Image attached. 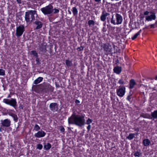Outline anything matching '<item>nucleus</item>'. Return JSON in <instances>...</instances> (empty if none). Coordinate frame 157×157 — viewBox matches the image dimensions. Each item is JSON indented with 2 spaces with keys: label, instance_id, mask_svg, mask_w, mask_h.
<instances>
[{
  "label": "nucleus",
  "instance_id": "obj_1",
  "mask_svg": "<svg viewBox=\"0 0 157 157\" xmlns=\"http://www.w3.org/2000/svg\"><path fill=\"white\" fill-rule=\"evenodd\" d=\"M68 121L69 124H74L81 127L84 125L85 119L83 115H76L73 113L68 118Z\"/></svg>",
  "mask_w": 157,
  "mask_h": 157
},
{
  "label": "nucleus",
  "instance_id": "obj_2",
  "mask_svg": "<svg viewBox=\"0 0 157 157\" xmlns=\"http://www.w3.org/2000/svg\"><path fill=\"white\" fill-rule=\"evenodd\" d=\"M37 15L36 11L31 10L25 12V19L27 22H30L35 19V17Z\"/></svg>",
  "mask_w": 157,
  "mask_h": 157
},
{
  "label": "nucleus",
  "instance_id": "obj_3",
  "mask_svg": "<svg viewBox=\"0 0 157 157\" xmlns=\"http://www.w3.org/2000/svg\"><path fill=\"white\" fill-rule=\"evenodd\" d=\"M123 21V17L121 15L116 13L113 15L111 19V23L114 25L121 24Z\"/></svg>",
  "mask_w": 157,
  "mask_h": 157
},
{
  "label": "nucleus",
  "instance_id": "obj_4",
  "mask_svg": "<svg viewBox=\"0 0 157 157\" xmlns=\"http://www.w3.org/2000/svg\"><path fill=\"white\" fill-rule=\"evenodd\" d=\"M40 10L45 15H51L52 14L53 6L49 4L41 8Z\"/></svg>",
  "mask_w": 157,
  "mask_h": 157
},
{
  "label": "nucleus",
  "instance_id": "obj_5",
  "mask_svg": "<svg viewBox=\"0 0 157 157\" xmlns=\"http://www.w3.org/2000/svg\"><path fill=\"white\" fill-rule=\"evenodd\" d=\"M150 13V15L147 16L146 17V20L148 21H151L152 20H155V19L156 16L155 15V13L153 12H149L148 11H146L144 12V15H147Z\"/></svg>",
  "mask_w": 157,
  "mask_h": 157
},
{
  "label": "nucleus",
  "instance_id": "obj_6",
  "mask_svg": "<svg viewBox=\"0 0 157 157\" xmlns=\"http://www.w3.org/2000/svg\"><path fill=\"white\" fill-rule=\"evenodd\" d=\"M3 102L4 103L9 105L15 108L17 104L16 100L15 98H11L9 99L7 98H4L3 99Z\"/></svg>",
  "mask_w": 157,
  "mask_h": 157
},
{
  "label": "nucleus",
  "instance_id": "obj_7",
  "mask_svg": "<svg viewBox=\"0 0 157 157\" xmlns=\"http://www.w3.org/2000/svg\"><path fill=\"white\" fill-rule=\"evenodd\" d=\"M126 88L124 86H120L117 89V94L120 97H123L125 94Z\"/></svg>",
  "mask_w": 157,
  "mask_h": 157
},
{
  "label": "nucleus",
  "instance_id": "obj_8",
  "mask_svg": "<svg viewBox=\"0 0 157 157\" xmlns=\"http://www.w3.org/2000/svg\"><path fill=\"white\" fill-rule=\"evenodd\" d=\"M25 31V28L24 25H21L17 27L16 35L18 37L21 36Z\"/></svg>",
  "mask_w": 157,
  "mask_h": 157
},
{
  "label": "nucleus",
  "instance_id": "obj_9",
  "mask_svg": "<svg viewBox=\"0 0 157 157\" xmlns=\"http://www.w3.org/2000/svg\"><path fill=\"white\" fill-rule=\"evenodd\" d=\"M1 124L2 126L8 127L10 126L11 121L10 120L6 119L1 121Z\"/></svg>",
  "mask_w": 157,
  "mask_h": 157
},
{
  "label": "nucleus",
  "instance_id": "obj_10",
  "mask_svg": "<svg viewBox=\"0 0 157 157\" xmlns=\"http://www.w3.org/2000/svg\"><path fill=\"white\" fill-rule=\"evenodd\" d=\"M45 135V132L42 130H41L35 133L34 136L37 138H41L44 137Z\"/></svg>",
  "mask_w": 157,
  "mask_h": 157
},
{
  "label": "nucleus",
  "instance_id": "obj_11",
  "mask_svg": "<svg viewBox=\"0 0 157 157\" xmlns=\"http://www.w3.org/2000/svg\"><path fill=\"white\" fill-rule=\"evenodd\" d=\"M108 14L109 13L106 12L105 11H103L100 17L101 21H105L106 17L108 15Z\"/></svg>",
  "mask_w": 157,
  "mask_h": 157
},
{
  "label": "nucleus",
  "instance_id": "obj_12",
  "mask_svg": "<svg viewBox=\"0 0 157 157\" xmlns=\"http://www.w3.org/2000/svg\"><path fill=\"white\" fill-rule=\"evenodd\" d=\"M35 24L36 25V29H38L42 28L43 26V24L40 21H37L35 22Z\"/></svg>",
  "mask_w": 157,
  "mask_h": 157
},
{
  "label": "nucleus",
  "instance_id": "obj_13",
  "mask_svg": "<svg viewBox=\"0 0 157 157\" xmlns=\"http://www.w3.org/2000/svg\"><path fill=\"white\" fill-rule=\"evenodd\" d=\"M113 70L114 73L119 74L121 71V68L120 67L116 66L114 68Z\"/></svg>",
  "mask_w": 157,
  "mask_h": 157
},
{
  "label": "nucleus",
  "instance_id": "obj_14",
  "mask_svg": "<svg viewBox=\"0 0 157 157\" xmlns=\"http://www.w3.org/2000/svg\"><path fill=\"white\" fill-rule=\"evenodd\" d=\"M49 107L51 110L52 111L56 110L57 108V103H51Z\"/></svg>",
  "mask_w": 157,
  "mask_h": 157
},
{
  "label": "nucleus",
  "instance_id": "obj_15",
  "mask_svg": "<svg viewBox=\"0 0 157 157\" xmlns=\"http://www.w3.org/2000/svg\"><path fill=\"white\" fill-rule=\"evenodd\" d=\"M151 144V142L148 139H146L143 141V144L145 146H149Z\"/></svg>",
  "mask_w": 157,
  "mask_h": 157
},
{
  "label": "nucleus",
  "instance_id": "obj_16",
  "mask_svg": "<svg viewBox=\"0 0 157 157\" xmlns=\"http://www.w3.org/2000/svg\"><path fill=\"white\" fill-rule=\"evenodd\" d=\"M43 78L42 77H39L34 81V83L36 84H37L41 82L43 80Z\"/></svg>",
  "mask_w": 157,
  "mask_h": 157
},
{
  "label": "nucleus",
  "instance_id": "obj_17",
  "mask_svg": "<svg viewBox=\"0 0 157 157\" xmlns=\"http://www.w3.org/2000/svg\"><path fill=\"white\" fill-rule=\"evenodd\" d=\"M151 116L154 119H157V110L151 113Z\"/></svg>",
  "mask_w": 157,
  "mask_h": 157
},
{
  "label": "nucleus",
  "instance_id": "obj_18",
  "mask_svg": "<svg viewBox=\"0 0 157 157\" xmlns=\"http://www.w3.org/2000/svg\"><path fill=\"white\" fill-rule=\"evenodd\" d=\"M135 84V82L134 80L133 79H131L130 82V89H132L133 88Z\"/></svg>",
  "mask_w": 157,
  "mask_h": 157
},
{
  "label": "nucleus",
  "instance_id": "obj_19",
  "mask_svg": "<svg viewBox=\"0 0 157 157\" xmlns=\"http://www.w3.org/2000/svg\"><path fill=\"white\" fill-rule=\"evenodd\" d=\"M72 11L74 16H77L78 14V11L75 7H73Z\"/></svg>",
  "mask_w": 157,
  "mask_h": 157
},
{
  "label": "nucleus",
  "instance_id": "obj_20",
  "mask_svg": "<svg viewBox=\"0 0 157 157\" xmlns=\"http://www.w3.org/2000/svg\"><path fill=\"white\" fill-rule=\"evenodd\" d=\"M51 147V144L49 143L45 144L44 145V148L46 150L49 149Z\"/></svg>",
  "mask_w": 157,
  "mask_h": 157
},
{
  "label": "nucleus",
  "instance_id": "obj_21",
  "mask_svg": "<svg viewBox=\"0 0 157 157\" xmlns=\"http://www.w3.org/2000/svg\"><path fill=\"white\" fill-rule=\"evenodd\" d=\"M141 32V30H140L137 33L135 34L134 36L132 37V40H134L140 34Z\"/></svg>",
  "mask_w": 157,
  "mask_h": 157
},
{
  "label": "nucleus",
  "instance_id": "obj_22",
  "mask_svg": "<svg viewBox=\"0 0 157 157\" xmlns=\"http://www.w3.org/2000/svg\"><path fill=\"white\" fill-rule=\"evenodd\" d=\"M66 63L67 66V67L71 66L72 65L71 61L68 60H66Z\"/></svg>",
  "mask_w": 157,
  "mask_h": 157
},
{
  "label": "nucleus",
  "instance_id": "obj_23",
  "mask_svg": "<svg viewBox=\"0 0 157 157\" xmlns=\"http://www.w3.org/2000/svg\"><path fill=\"white\" fill-rule=\"evenodd\" d=\"M134 134L131 133L127 137V138L129 140L132 139L134 137Z\"/></svg>",
  "mask_w": 157,
  "mask_h": 157
},
{
  "label": "nucleus",
  "instance_id": "obj_24",
  "mask_svg": "<svg viewBox=\"0 0 157 157\" xmlns=\"http://www.w3.org/2000/svg\"><path fill=\"white\" fill-rule=\"evenodd\" d=\"M109 47H110V45L105 46L104 48V50L106 51L110 52L111 50V48H109Z\"/></svg>",
  "mask_w": 157,
  "mask_h": 157
},
{
  "label": "nucleus",
  "instance_id": "obj_25",
  "mask_svg": "<svg viewBox=\"0 0 157 157\" xmlns=\"http://www.w3.org/2000/svg\"><path fill=\"white\" fill-rule=\"evenodd\" d=\"M5 71L3 69H0V75L4 76L5 75Z\"/></svg>",
  "mask_w": 157,
  "mask_h": 157
},
{
  "label": "nucleus",
  "instance_id": "obj_26",
  "mask_svg": "<svg viewBox=\"0 0 157 157\" xmlns=\"http://www.w3.org/2000/svg\"><path fill=\"white\" fill-rule=\"evenodd\" d=\"M59 12V10L56 8H53L52 14L58 13Z\"/></svg>",
  "mask_w": 157,
  "mask_h": 157
},
{
  "label": "nucleus",
  "instance_id": "obj_27",
  "mask_svg": "<svg viewBox=\"0 0 157 157\" xmlns=\"http://www.w3.org/2000/svg\"><path fill=\"white\" fill-rule=\"evenodd\" d=\"M31 54L37 57V53L35 51H31Z\"/></svg>",
  "mask_w": 157,
  "mask_h": 157
},
{
  "label": "nucleus",
  "instance_id": "obj_28",
  "mask_svg": "<svg viewBox=\"0 0 157 157\" xmlns=\"http://www.w3.org/2000/svg\"><path fill=\"white\" fill-rule=\"evenodd\" d=\"M36 131H38L40 129V128L37 124H36L34 127V129Z\"/></svg>",
  "mask_w": 157,
  "mask_h": 157
},
{
  "label": "nucleus",
  "instance_id": "obj_29",
  "mask_svg": "<svg viewBox=\"0 0 157 157\" xmlns=\"http://www.w3.org/2000/svg\"><path fill=\"white\" fill-rule=\"evenodd\" d=\"M141 154V153L140 152L137 151L135 153L134 155L135 157H139Z\"/></svg>",
  "mask_w": 157,
  "mask_h": 157
},
{
  "label": "nucleus",
  "instance_id": "obj_30",
  "mask_svg": "<svg viewBox=\"0 0 157 157\" xmlns=\"http://www.w3.org/2000/svg\"><path fill=\"white\" fill-rule=\"evenodd\" d=\"M43 148V146L41 144H38L37 145V148L39 150H41Z\"/></svg>",
  "mask_w": 157,
  "mask_h": 157
},
{
  "label": "nucleus",
  "instance_id": "obj_31",
  "mask_svg": "<svg viewBox=\"0 0 157 157\" xmlns=\"http://www.w3.org/2000/svg\"><path fill=\"white\" fill-rule=\"evenodd\" d=\"M94 21L92 20H90L88 22V24L89 25H94Z\"/></svg>",
  "mask_w": 157,
  "mask_h": 157
},
{
  "label": "nucleus",
  "instance_id": "obj_32",
  "mask_svg": "<svg viewBox=\"0 0 157 157\" xmlns=\"http://www.w3.org/2000/svg\"><path fill=\"white\" fill-rule=\"evenodd\" d=\"M118 83L121 85L123 84H124V81L123 79H120L118 82Z\"/></svg>",
  "mask_w": 157,
  "mask_h": 157
},
{
  "label": "nucleus",
  "instance_id": "obj_33",
  "mask_svg": "<svg viewBox=\"0 0 157 157\" xmlns=\"http://www.w3.org/2000/svg\"><path fill=\"white\" fill-rule=\"evenodd\" d=\"M92 122V120L90 118H88L86 121V124L89 125Z\"/></svg>",
  "mask_w": 157,
  "mask_h": 157
},
{
  "label": "nucleus",
  "instance_id": "obj_34",
  "mask_svg": "<svg viewBox=\"0 0 157 157\" xmlns=\"http://www.w3.org/2000/svg\"><path fill=\"white\" fill-rule=\"evenodd\" d=\"M13 120L15 121L16 122H17V121L18 118L17 117V116L15 114L13 116Z\"/></svg>",
  "mask_w": 157,
  "mask_h": 157
},
{
  "label": "nucleus",
  "instance_id": "obj_35",
  "mask_svg": "<svg viewBox=\"0 0 157 157\" xmlns=\"http://www.w3.org/2000/svg\"><path fill=\"white\" fill-rule=\"evenodd\" d=\"M8 114L9 115L11 116L12 117H13V116H14L15 115V114L13 113H12L11 112H9L8 113Z\"/></svg>",
  "mask_w": 157,
  "mask_h": 157
},
{
  "label": "nucleus",
  "instance_id": "obj_36",
  "mask_svg": "<svg viewBox=\"0 0 157 157\" xmlns=\"http://www.w3.org/2000/svg\"><path fill=\"white\" fill-rule=\"evenodd\" d=\"M60 131L61 132H64L65 129L63 127H61L60 128Z\"/></svg>",
  "mask_w": 157,
  "mask_h": 157
},
{
  "label": "nucleus",
  "instance_id": "obj_37",
  "mask_svg": "<svg viewBox=\"0 0 157 157\" xmlns=\"http://www.w3.org/2000/svg\"><path fill=\"white\" fill-rule=\"evenodd\" d=\"M104 26H105L104 27H103V29H102V31L104 32H105L106 31V30L105 28V24H104Z\"/></svg>",
  "mask_w": 157,
  "mask_h": 157
},
{
  "label": "nucleus",
  "instance_id": "obj_38",
  "mask_svg": "<svg viewBox=\"0 0 157 157\" xmlns=\"http://www.w3.org/2000/svg\"><path fill=\"white\" fill-rule=\"evenodd\" d=\"M90 128H91V125L90 124H89V125L88 124V126L87 127V129H88V131H89L90 129Z\"/></svg>",
  "mask_w": 157,
  "mask_h": 157
},
{
  "label": "nucleus",
  "instance_id": "obj_39",
  "mask_svg": "<svg viewBox=\"0 0 157 157\" xmlns=\"http://www.w3.org/2000/svg\"><path fill=\"white\" fill-rule=\"evenodd\" d=\"M83 48L82 47H81L80 48H77V49L79 51H81L82 50H83Z\"/></svg>",
  "mask_w": 157,
  "mask_h": 157
},
{
  "label": "nucleus",
  "instance_id": "obj_40",
  "mask_svg": "<svg viewBox=\"0 0 157 157\" xmlns=\"http://www.w3.org/2000/svg\"><path fill=\"white\" fill-rule=\"evenodd\" d=\"M17 1L18 3L21 4V0H16Z\"/></svg>",
  "mask_w": 157,
  "mask_h": 157
},
{
  "label": "nucleus",
  "instance_id": "obj_41",
  "mask_svg": "<svg viewBox=\"0 0 157 157\" xmlns=\"http://www.w3.org/2000/svg\"><path fill=\"white\" fill-rule=\"evenodd\" d=\"M75 103L77 104H78L80 103V101L78 100H76L75 101Z\"/></svg>",
  "mask_w": 157,
  "mask_h": 157
},
{
  "label": "nucleus",
  "instance_id": "obj_42",
  "mask_svg": "<svg viewBox=\"0 0 157 157\" xmlns=\"http://www.w3.org/2000/svg\"><path fill=\"white\" fill-rule=\"evenodd\" d=\"M96 2H97L98 3H99L101 1V0H94Z\"/></svg>",
  "mask_w": 157,
  "mask_h": 157
},
{
  "label": "nucleus",
  "instance_id": "obj_43",
  "mask_svg": "<svg viewBox=\"0 0 157 157\" xmlns=\"http://www.w3.org/2000/svg\"><path fill=\"white\" fill-rule=\"evenodd\" d=\"M127 100H128V101H130V97L129 96H128L127 98Z\"/></svg>",
  "mask_w": 157,
  "mask_h": 157
},
{
  "label": "nucleus",
  "instance_id": "obj_44",
  "mask_svg": "<svg viewBox=\"0 0 157 157\" xmlns=\"http://www.w3.org/2000/svg\"><path fill=\"white\" fill-rule=\"evenodd\" d=\"M11 97V96L10 94H9V95H8V97H7V98H10Z\"/></svg>",
  "mask_w": 157,
  "mask_h": 157
},
{
  "label": "nucleus",
  "instance_id": "obj_45",
  "mask_svg": "<svg viewBox=\"0 0 157 157\" xmlns=\"http://www.w3.org/2000/svg\"><path fill=\"white\" fill-rule=\"evenodd\" d=\"M154 24H152L151 25V27H153L154 26Z\"/></svg>",
  "mask_w": 157,
  "mask_h": 157
},
{
  "label": "nucleus",
  "instance_id": "obj_46",
  "mask_svg": "<svg viewBox=\"0 0 157 157\" xmlns=\"http://www.w3.org/2000/svg\"><path fill=\"white\" fill-rule=\"evenodd\" d=\"M155 79L156 80H157V75L155 76Z\"/></svg>",
  "mask_w": 157,
  "mask_h": 157
},
{
  "label": "nucleus",
  "instance_id": "obj_47",
  "mask_svg": "<svg viewBox=\"0 0 157 157\" xmlns=\"http://www.w3.org/2000/svg\"><path fill=\"white\" fill-rule=\"evenodd\" d=\"M70 14H71V11H70Z\"/></svg>",
  "mask_w": 157,
  "mask_h": 157
}]
</instances>
